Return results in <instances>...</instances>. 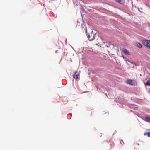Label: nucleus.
I'll use <instances>...</instances> for the list:
<instances>
[{
	"label": "nucleus",
	"instance_id": "nucleus-5",
	"mask_svg": "<svg viewBox=\"0 0 150 150\" xmlns=\"http://www.w3.org/2000/svg\"><path fill=\"white\" fill-rule=\"evenodd\" d=\"M122 51L126 54L128 55H130V53L129 52L127 49L125 48H123L122 49Z\"/></svg>",
	"mask_w": 150,
	"mask_h": 150
},
{
	"label": "nucleus",
	"instance_id": "nucleus-4",
	"mask_svg": "<svg viewBox=\"0 0 150 150\" xmlns=\"http://www.w3.org/2000/svg\"><path fill=\"white\" fill-rule=\"evenodd\" d=\"M79 72H77L76 71L74 73V74L73 75V77L75 79H77L79 78Z\"/></svg>",
	"mask_w": 150,
	"mask_h": 150
},
{
	"label": "nucleus",
	"instance_id": "nucleus-12",
	"mask_svg": "<svg viewBox=\"0 0 150 150\" xmlns=\"http://www.w3.org/2000/svg\"><path fill=\"white\" fill-rule=\"evenodd\" d=\"M146 85L149 86H150V81L149 80H148L146 82Z\"/></svg>",
	"mask_w": 150,
	"mask_h": 150
},
{
	"label": "nucleus",
	"instance_id": "nucleus-1",
	"mask_svg": "<svg viewBox=\"0 0 150 150\" xmlns=\"http://www.w3.org/2000/svg\"><path fill=\"white\" fill-rule=\"evenodd\" d=\"M85 32L87 35L88 34V37L89 40L92 41L94 39V35L96 33L93 32V29H88V30L86 29Z\"/></svg>",
	"mask_w": 150,
	"mask_h": 150
},
{
	"label": "nucleus",
	"instance_id": "nucleus-3",
	"mask_svg": "<svg viewBox=\"0 0 150 150\" xmlns=\"http://www.w3.org/2000/svg\"><path fill=\"white\" fill-rule=\"evenodd\" d=\"M127 83L129 84L132 85H134L135 84V81L134 80H127L126 81Z\"/></svg>",
	"mask_w": 150,
	"mask_h": 150
},
{
	"label": "nucleus",
	"instance_id": "nucleus-11",
	"mask_svg": "<svg viewBox=\"0 0 150 150\" xmlns=\"http://www.w3.org/2000/svg\"><path fill=\"white\" fill-rule=\"evenodd\" d=\"M144 135H147L149 137H150V132L147 133H144Z\"/></svg>",
	"mask_w": 150,
	"mask_h": 150
},
{
	"label": "nucleus",
	"instance_id": "nucleus-10",
	"mask_svg": "<svg viewBox=\"0 0 150 150\" xmlns=\"http://www.w3.org/2000/svg\"><path fill=\"white\" fill-rule=\"evenodd\" d=\"M145 120L146 121L148 122H149L150 121V117H145Z\"/></svg>",
	"mask_w": 150,
	"mask_h": 150
},
{
	"label": "nucleus",
	"instance_id": "nucleus-8",
	"mask_svg": "<svg viewBox=\"0 0 150 150\" xmlns=\"http://www.w3.org/2000/svg\"><path fill=\"white\" fill-rule=\"evenodd\" d=\"M116 1L121 4H123L124 3V1L122 0H116Z\"/></svg>",
	"mask_w": 150,
	"mask_h": 150
},
{
	"label": "nucleus",
	"instance_id": "nucleus-7",
	"mask_svg": "<svg viewBox=\"0 0 150 150\" xmlns=\"http://www.w3.org/2000/svg\"><path fill=\"white\" fill-rule=\"evenodd\" d=\"M114 46L113 45L110 43H109L108 44V45H106V47H110V48H111V47L113 48Z\"/></svg>",
	"mask_w": 150,
	"mask_h": 150
},
{
	"label": "nucleus",
	"instance_id": "nucleus-9",
	"mask_svg": "<svg viewBox=\"0 0 150 150\" xmlns=\"http://www.w3.org/2000/svg\"><path fill=\"white\" fill-rule=\"evenodd\" d=\"M137 46L140 48H141L142 47V45L141 44L139 43H136Z\"/></svg>",
	"mask_w": 150,
	"mask_h": 150
},
{
	"label": "nucleus",
	"instance_id": "nucleus-6",
	"mask_svg": "<svg viewBox=\"0 0 150 150\" xmlns=\"http://www.w3.org/2000/svg\"><path fill=\"white\" fill-rule=\"evenodd\" d=\"M62 101L63 102L65 103H66L68 102V100L67 99V98L66 97H63L62 98Z\"/></svg>",
	"mask_w": 150,
	"mask_h": 150
},
{
	"label": "nucleus",
	"instance_id": "nucleus-2",
	"mask_svg": "<svg viewBox=\"0 0 150 150\" xmlns=\"http://www.w3.org/2000/svg\"><path fill=\"white\" fill-rule=\"evenodd\" d=\"M143 43L144 45L150 48V41L148 40H144Z\"/></svg>",
	"mask_w": 150,
	"mask_h": 150
}]
</instances>
